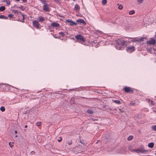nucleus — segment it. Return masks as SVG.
I'll return each mask as SVG.
<instances>
[{
  "mask_svg": "<svg viewBox=\"0 0 156 156\" xmlns=\"http://www.w3.org/2000/svg\"><path fill=\"white\" fill-rule=\"evenodd\" d=\"M3 84L2 83H0V88L1 87V85H3Z\"/></svg>",
  "mask_w": 156,
  "mask_h": 156,
  "instance_id": "79ce46f5",
  "label": "nucleus"
},
{
  "mask_svg": "<svg viewBox=\"0 0 156 156\" xmlns=\"http://www.w3.org/2000/svg\"><path fill=\"white\" fill-rule=\"evenodd\" d=\"M155 155H156V152H155Z\"/></svg>",
  "mask_w": 156,
  "mask_h": 156,
  "instance_id": "09e8293b",
  "label": "nucleus"
},
{
  "mask_svg": "<svg viewBox=\"0 0 156 156\" xmlns=\"http://www.w3.org/2000/svg\"><path fill=\"white\" fill-rule=\"evenodd\" d=\"M25 127L26 128L27 127V125H26L25 126Z\"/></svg>",
  "mask_w": 156,
  "mask_h": 156,
  "instance_id": "c03bdc74",
  "label": "nucleus"
},
{
  "mask_svg": "<svg viewBox=\"0 0 156 156\" xmlns=\"http://www.w3.org/2000/svg\"><path fill=\"white\" fill-rule=\"evenodd\" d=\"M30 154H35V152H34L33 151H32L31 152Z\"/></svg>",
  "mask_w": 156,
  "mask_h": 156,
  "instance_id": "ea45409f",
  "label": "nucleus"
},
{
  "mask_svg": "<svg viewBox=\"0 0 156 156\" xmlns=\"http://www.w3.org/2000/svg\"><path fill=\"white\" fill-rule=\"evenodd\" d=\"M155 38H156V35H155Z\"/></svg>",
  "mask_w": 156,
  "mask_h": 156,
  "instance_id": "3c124183",
  "label": "nucleus"
},
{
  "mask_svg": "<svg viewBox=\"0 0 156 156\" xmlns=\"http://www.w3.org/2000/svg\"><path fill=\"white\" fill-rule=\"evenodd\" d=\"M91 119H92V120L93 121H96V120H98L97 119H94V118H92Z\"/></svg>",
  "mask_w": 156,
  "mask_h": 156,
  "instance_id": "a19ab883",
  "label": "nucleus"
},
{
  "mask_svg": "<svg viewBox=\"0 0 156 156\" xmlns=\"http://www.w3.org/2000/svg\"><path fill=\"white\" fill-rule=\"evenodd\" d=\"M152 128L153 130L156 131V125L152 126Z\"/></svg>",
  "mask_w": 156,
  "mask_h": 156,
  "instance_id": "a878e982",
  "label": "nucleus"
},
{
  "mask_svg": "<svg viewBox=\"0 0 156 156\" xmlns=\"http://www.w3.org/2000/svg\"><path fill=\"white\" fill-rule=\"evenodd\" d=\"M133 138V136H130L127 138V139L129 140H131Z\"/></svg>",
  "mask_w": 156,
  "mask_h": 156,
  "instance_id": "412c9836",
  "label": "nucleus"
},
{
  "mask_svg": "<svg viewBox=\"0 0 156 156\" xmlns=\"http://www.w3.org/2000/svg\"><path fill=\"white\" fill-rule=\"evenodd\" d=\"M41 2H43L44 3H46V1H45L44 0H39Z\"/></svg>",
  "mask_w": 156,
  "mask_h": 156,
  "instance_id": "e433bc0d",
  "label": "nucleus"
},
{
  "mask_svg": "<svg viewBox=\"0 0 156 156\" xmlns=\"http://www.w3.org/2000/svg\"><path fill=\"white\" fill-rule=\"evenodd\" d=\"M147 44H153L155 43V41L154 39H152L149 41H147Z\"/></svg>",
  "mask_w": 156,
  "mask_h": 156,
  "instance_id": "9b49d317",
  "label": "nucleus"
},
{
  "mask_svg": "<svg viewBox=\"0 0 156 156\" xmlns=\"http://www.w3.org/2000/svg\"><path fill=\"white\" fill-rule=\"evenodd\" d=\"M80 7L78 4H76L75 5L74 9L76 11H78L80 9Z\"/></svg>",
  "mask_w": 156,
  "mask_h": 156,
  "instance_id": "ddd939ff",
  "label": "nucleus"
},
{
  "mask_svg": "<svg viewBox=\"0 0 156 156\" xmlns=\"http://www.w3.org/2000/svg\"><path fill=\"white\" fill-rule=\"evenodd\" d=\"M54 1L58 4H59L60 3L58 0H54Z\"/></svg>",
  "mask_w": 156,
  "mask_h": 156,
  "instance_id": "473e14b6",
  "label": "nucleus"
},
{
  "mask_svg": "<svg viewBox=\"0 0 156 156\" xmlns=\"http://www.w3.org/2000/svg\"><path fill=\"white\" fill-rule=\"evenodd\" d=\"M21 21L22 22H24V21Z\"/></svg>",
  "mask_w": 156,
  "mask_h": 156,
  "instance_id": "8fccbe9b",
  "label": "nucleus"
},
{
  "mask_svg": "<svg viewBox=\"0 0 156 156\" xmlns=\"http://www.w3.org/2000/svg\"><path fill=\"white\" fill-rule=\"evenodd\" d=\"M68 144L69 145H71V144H72V141H70V142H68Z\"/></svg>",
  "mask_w": 156,
  "mask_h": 156,
  "instance_id": "58836bf2",
  "label": "nucleus"
},
{
  "mask_svg": "<svg viewBox=\"0 0 156 156\" xmlns=\"http://www.w3.org/2000/svg\"><path fill=\"white\" fill-rule=\"evenodd\" d=\"M76 22L77 23H82L83 25H85L86 23L85 21L82 19H79L76 20Z\"/></svg>",
  "mask_w": 156,
  "mask_h": 156,
  "instance_id": "1a4fd4ad",
  "label": "nucleus"
},
{
  "mask_svg": "<svg viewBox=\"0 0 156 156\" xmlns=\"http://www.w3.org/2000/svg\"><path fill=\"white\" fill-rule=\"evenodd\" d=\"M43 10L45 12H49V8L48 6V4H44L43 6Z\"/></svg>",
  "mask_w": 156,
  "mask_h": 156,
  "instance_id": "6e6552de",
  "label": "nucleus"
},
{
  "mask_svg": "<svg viewBox=\"0 0 156 156\" xmlns=\"http://www.w3.org/2000/svg\"><path fill=\"white\" fill-rule=\"evenodd\" d=\"M73 1H76V0H73Z\"/></svg>",
  "mask_w": 156,
  "mask_h": 156,
  "instance_id": "de8ad7c7",
  "label": "nucleus"
},
{
  "mask_svg": "<svg viewBox=\"0 0 156 156\" xmlns=\"http://www.w3.org/2000/svg\"><path fill=\"white\" fill-rule=\"evenodd\" d=\"M133 151L136 152L138 154H145L146 153L147 151H148V150H145L144 148V147H142L141 148H140L135 149L134 150H133Z\"/></svg>",
  "mask_w": 156,
  "mask_h": 156,
  "instance_id": "7ed1b4c3",
  "label": "nucleus"
},
{
  "mask_svg": "<svg viewBox=\"0 0 156 156\" xmlns=\"http://www.w3.org/2000/svg\"><path fill=\"white\" fill-rule=\"evenodd\" d=\"M143 0H137L138 3L139 4L141 3H142Z\"/></svg>",
  "mask_w": 156,
  "mask_h": 156,
  "instance_id": "cd10ccee",
  "label": "nucleus"
},
{
  "mask_svg": "<svg viewBox=\"0 0 156 156\" xmlns=\"http://www.w3.org/2000/svg\"><path fill=\"white\" fill-rule=\"evenodd\" d=\"M17 1L19 2L20 1V0H16Z\"/></svg>",
  "mask_w": 156,
  "mask_h": 156,
  "instance_id": "a18cd8bd",
  "label": "nucleus"
},
{
  "mask_svg": "<svg viewBox=\"0 0 156 156\" xmlns=\"http://www.w3.org/2000/svg\"><path fill=\"white\" fill-rule=\"evenodd\" d=\"M154 146V143L153 142H151L149 143L148 144V146L150 148H152Z\"/></svg>",
  "mask_w": 156,
  "mask_h": 156,
  "instance_id": "dca6fc26",
  "label": "nucleus"
},
{
  "mask_svg": "<svg viewBox=\"0 0 156 156\" xmlns=\"http://www.w3.org/2000/svg\"><path fill=\"white\" fill-rule=\"evenodd\" d=\"M135 103L134 102H131L129 103V105L130 106H135Z\"/></svg>",
  "mask_w": 156,
  "mask_h": 156,
  "instance_id": "aec40b11",
  "label": "nucleus"
},
{
  "mask_svg": "<svg viewBox=\"0 0 156 156\" xmlns=\"http://www.w3.org/2000/svg\"><path fill=\"white\" fill-rule=\"evenodd\" d=\"M15 133H17V132L16 130V131H15Z\"/></svg>",
  "mask_w": 156,
  "mask_h": 156,
  "instance_id": "37998d69",
  "label": "nucleus"
},
{
  "mask_svg": "<svg viewBox=\"0 0 156 156\" xmlns=\"http://www.w3.org/2000/svg\"><path fill=\"white\" fill-rule=\"evenodd\" d=\"M41 122H38L36 123V125L37 126H41Z\"/></svg>",
  "mask_w": 156,
  "mask_h": 156,
  "instance_id": "5701e85b",
  "label": "nucleus"
},
{
  "mask_svg": "<svg viewBox=\"0 0 156 156\" xmlns=\"http://www.w3.org/2000/svg\"><path fill=\"white\" fill-rule=\"evenodd\" d=\"M45 20V19L44 18V17L41 16H39L37 19V21L38 22L41 23L43 22V21Z\"/></svg>",
  "mask_w": 156,
  "mask_h": 156,
  "instance_id": "9d476101",
  "label": "nucleus"
},
{
  "mask_svg": "<svg viewBox=\"0 0 156 156\" xmlns=\"http://www.w3.org/2000/svg\"><path fill=\"white\" fill-rule=\"evenodd\" d=\"M51 25L54 27H58L59 26V24L58 23L55 22H53L51 23Z\"/></svg>",
  "mask_w": 156,
  "mask_h": 156,
  "instance_id": "4468645a",
  "label": "nucleus"
},
{
  "mask_svg": "<svg viewBox=\"0 0 156 156\" xmlns=\"http://www.w3.org/2000/svg\"><path fill=\"white\" fill-rule=\"evenodd\" d=\"M59 34L61 36H63L65 35L62 32H60Z\"/></svg>",
  "mask_w": 156,
  "mask_h": 156,
  "instance_id": "c85d7f7f",
  "label": "nucleus"
},
{
  "mask_svg": "<svg viewBox=\"0 0 156 156\" xmlns=\"http://www.w3.org/2000/svg\"><path fill=\"white\" fill-rule=\"evenodd\" d=\"M129 13L130 15H133L135 13V11L134 10L130 11Z\"/></svg>",
  "mask_w": 156,
  "mask_h": 156,
  "instance_id": "4be33fe9",
  "label": "nucleus"
},
{
  "mask_svg": "<svg viewBox=\"0 0 156 156\" xmlns=\"http://www.w3.org/2000/svg\"><path fill=\"white\" fill-rule=\"evenodd\" d=\"M4 2H5L7 5H9L10 4V2L9 0H4Z\"/></svg>",
  "mask_w": 156,
  "mask_h": 156,
  "instance_id": "a211bd4d",
  "label": "nucleus"
},
{
  "mask_svg": "<svg viewBox=\"0 0 156 156\" xmlns=\"http://www.w3.org/2000/svg\"><path fill=\"white\" fill-rule=\"evenodd\" d=\"M15 137H17V135H16V136H15Z\"/></svg>",
  "mask_w": 156,
  "mask_h": 156,
  "instance_id": "49530a36",
  "label": "nucleus"
},
{
  "mask_svg": "<svg viewBox=\"0 0 156 156\" xmlns=\"http://www.w3.org/2000/svg\"><path fill=\"white\" fill-rule=\"evenodd\" d=\"M87 112L89 114H92L93 113V111L91 110H87Z\"/></svg>",
  "mask_w": 156,
  "mask_h": 156,
  "instance_id": "393cba45",
  "label": "nucleus"
},
{
  "mask_svg": "<svg viewBox=\"0 0 156 156\" xmlns=\"http://www.w3.org/2000/svg\"><path fill=\"white\" fill-rule=\"evenodd\" d=\"M19 13L22 16V17H23V20H24L25 19V18H24V15L21 12H19Z\"/></svg>",
  "mask_w": 156,
  "mask_h": 156,
  "instance_id": "2f4dec72",
  "label": "nucleus"
},
{
  "mask_svg": "<svg viewBox=\"0 0 156 156\" xmlns=\"http://www.w3.org/2000/svg\"><path fill=\"white\" fill-rule=\"evenodd\" d=\"M13 143H11V142H10L9 143V145L11 147H12L13 146Z\"/></svg>",
  "mask_w": 156,
  "mask_h": 156,
  "instance_id": "c9c22d12",
  "label": "nucleus"
},
{
  "mask_svg": "<svg viewBox=\"0 0 156 156\" xmlns=\"http://www.w3.org/2000/svg\"><path fill=\"white\" fill-rule=\"evenodd\" d=\"M13 15L11 14H9L8 15V16L10 18H12L13 17Z\"/></svg>",
  "mask_w": 156,
  "mask_h": 156,
  "instance_id": "f704fd0d",
  "label": "nucleus"
},
{
  "mask_svg": "<svg viewBox=\"0 0 156 156\" xmlns=\"http://www.w3.org/2000/svg\"><path fill=\"white\" fill-rule=\"evenodd\" d=\"M145 39L144 37H142L141 38H133V40L131 41L133 42H136L137 41H144V39Z\"/></svg>",
  "mask_w": 156,
  "mask_h": 156,
  "instance_id": "423d86ee",
  "label": "nucleus"
},
{
  "mask_svg": "<svg viewBox=\"0 0 156 156\" xmlns=\"http://www.w3.org/2000/svg\"><path fill=\"white\" fill-rule=\"evenodd\" d=\"M123 90L127 93H133V90L130 87H125L123 88Z\"/></svg>",
  "mask_w": 156,
  "mask_h": 156,
  "instance_id": "20e7f679",
  "label": "nucleus"
},
{
  "mask_svg": "<svg viewBox=\"0 0 156 156\" xmlns=\"http://www.w3.org/2000/svg\"><path fill=\"white\" fill-rule=\"evenodd\" d=\"M115 42L117 45H115L116 48L118 50H122L123 47L126 43V41L121 39H117L115 40Z\"/></svg>",
  "mask_w": 156,
  "mask_h": 156,
  "instance_id": "f257e3e1",
  "label": "nucleus"
},
{
  "mask_svg": "<svg viewBox=\"0 0 156 156\" xmlns=\"http://www.w3.org/2000/svg\"><path fill=\"white\" fill-rule=\"evenodd\" d=\"M75 38L76 39L75 42H77L78 41H79L80 43L83 44L85 42V38L84 37L81 35H78L75 36Z\"/></svg>",
  "mask_w": 156,
  "mask_h": 156,
  "instance_id": "f03ea898",
  "label": "nucleus"
},
{
  "mask_svg": "<svg viewBox=\"0 0 156 156\" xmlns=\"http://www.w3.org/2000/svg\"><path fill=\"white\" fill-rule=\"evenodd\" d=\"M107 0H103L102 1V3L104 5H105L107 3Z\"/></svg>",
  "mask_w": 156,
  "mask_h": 156,
  "instance_id": "bb28decb",
  "label": "nucleus"
},
{
  "mask_svg": "<svg viewBox=\"0 0 156 156\" xmlns=\"http://www.w3.org/2000/svg\"><path fill=\"white\" fill-rule=\"evenodd\" d=\"M135 50V48L133 46H129L126 48V51L127 52H131Z\"/></svg>",
  "mask_w": 156,
  "mask_h": 156,
  "instance_id": "39448f33",
  "label": "nucleus"
},
{
  "mask_svg": "<svg viewBox=\"0 0 156 156\" xmlns=\"http://www.w3.org/2000/svg\"><path fill=\"white\" fill-rule=\"evenodd\" d=\"M0 109L1 111L2 112H4L5 110V108L3 106H2L0 108Z\"/></svg>",
  "mask_w": 156,
  "mask_h": 156,
  "instance_id": "b1692460",
  "label": "nucleus"
},
{
  "mask_svg": "<svg viewBox=\"0 0 156 156\" xmlns=\"http://www.w3.org/2000/svg\"><path fill=\"white\" fill-rule=\"evenodd\" d=\"M113 102L117 104H120L121 103L120 101L119 100H113Z\"/></svg>",
  "mask_w": 156,
  "mask_h": 156,
  "instance_id": "2eb2a0df",
  "label": "nucleus"
},
{
  "mask_svg": "<svg viewBox=\"0 0 156 156\" xmlns=\"http://www.w3.org/2000/svg\"><path fill=\"white\" fill-rule=\"evenodd\" d=\"M58 138L59 139H58V142H61L62 140V138L61 137H58Z\"/></svg>",
  "mask_w": 156,
  "mask_h": 156,
  "instance_id": "72a5a7b5",
  "label": "nucleus"
},
{
  "mask_svg": "<svg viewBox=\"0 0 156 156\" xmlns=\"http://www.w3.org/2000/svg\"><path fill=\"white\" fill-rule=\"evenodd\" d=\"M5 9V7L4 6H2L0 7V11H3Z\"/></svg>",
  "mask_w": 156,
  "mask_h": 156,
  "instance_id": "6ab92c4d",
  "label": "nucleus"
},
{
  "mask_svg": "<svg viewBox=\"0 0 156 156\" xmlns=\"http://www.w3.org/2000/svg\"><path fill=\"white\" fill-rule=\"evenodd\" d=\"M38 21L34 20L33 22V24L34 26L37 29L39 28L40 24L38 23Z\"/></svg>",
  "mask_w": 156,
  "mask_h": 156,
  "instance_id": "0eeeda50",
  "label": "nucleus"
},
{
  "mask_svg": "<svg viewBox=\"0 0 156 156\" xmlns=\"http://www.w3.org/2000/svg\"><path fill=\"white\" fill-rule=\"evenodd\" d=\"M14 12L15 14H18L20 12H19L18 10H14L13 11Z\"/></svg>",
  "mask_w": 156,
  "mask_h": 156,
  "instance_id": "c756f323",
  "label": "nucleus"
},
{
  "mask_svg": "<svg viewBox=\"0 0 156 156\" xmlns=\"http://www.w3.org/2000/svg\"><path fill=\"white\" fill-rule=\"evenodd\" d=\"M123 8V6L122 5H120L119 6L118 9H122Z\"/></svg>",
  "mask_w": 156,
  "mask_h": 156,
  "instance_id": "7c9ffc66",
  "label": "nucleus"
},
{
  "mask_svg": "<svg viewBox=\"0 0 156 156\" xmlns=\"http://www.w3.org/2000/svg\"><path fill=\"white\" fill-rule=\"evenodd\" d=\"M67 21L68 22H70V26H73V25H76L77 23L73 21H70L69 20H67Z\"/></svg>",
  "mask_w": 156,
  "mask_h": 156,
  "instance_id": "f8f14e48",
  "label": "nucleus"
},
{
  "mask_svg": "<svg viewBox=\"0 0 156 156\" xmlns=\"http://www.w3.org/2000/svg\"><path fill=\"white\" fill-rule=\"evenodd\" d=\"M0 19H7L8 18L5 16L3 15H0Z\"/></svg>",
  "mask_w": 156,
  "mask_h": 156,
  "instance_id": "f3484780",
  "label": "nucleus"
},
{
  "mask_svg": "<svg viewBox=\"0 0 156 156\" xmlns=\"http://www.w3.org/2000/svg\"><path fill=\"white\" fill-rule=\"evenodd\" d=\"M149 102H151V104L153 105H154V104L153 103V101L152 100H149Z\"/></svg>",
  "mask_w": 156,
  "mask_h": 156,
  "instance_id": "4c0bfd02",
  "label": "nucleus"
}]
</instances>
